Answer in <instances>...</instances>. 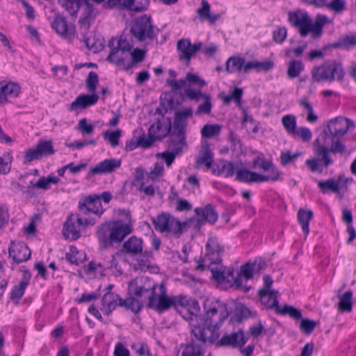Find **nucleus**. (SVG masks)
Instances as JSON below:
<instances>
[{
  "label": "nucleus",
  "mask_w": 356,
  "mask_h": 356,
  "mask_svg": "<svg viewBox=\"0 0 356 356\" xmlns=\"http://www.w3.org/2000/svg\"><path fill=\"white\" fill-rule=\"evenodd\" d=\"M206 318L204 325H193L191 329V341L181 343V356H203L202 346L200 343H213L218 337L219 326L228 316L226 305L222 302H207L204 306Z\"/></svg>",
  "instance_id": "1"
},
{
  "label": "nucleus",
  "mask_w": 356,
  "mask_h": 356,
  "mask_svg": "<svg viewBox=\"0 0 356 356\" xmlns=\"http://www.w3.org/2000/svg\"><path fill=\"white\" fill-rule=\"evenodd\" d=\"M355 124L353 120L342 117H337L329 121L327 128L332 136L330 147L316 140L314 151L316 157L307 159L305 165L311 172L322 173L325 169L334 164L332 154L343 155L347 152L346 145L339 139L346 134L348 131L353 129Z\"/></svg>",
  "instance_id": "2"
},
{
  "label": "nucleus",
  "mask_w": 356,
  "mask_h": 356,
  "mask_svg": "<svg viewBox=\"0 0 356 356\" xmlns=\"http://www.w3.org/2000/svg\"><path fill=\"white\" fill-rule=\"evenodd\" d=\"M132 230L131 223H123L120 220L101 224L96 231L100 248L105 250L113 243H121Z\"/></svg>",
  "instance_id": "3"
},
{
  "label": "nucleus",
  "mask_w": 356,
  "mask_h": 356,
  "mask_svg": "<svg viewBox=\"0 0 356 356\" xmlns=\"http://www.w3.org/2000/svg\"><path fill=\"white\" fill-rule=\"evenodd\" d=\"M312 79L316 82L341 81L343 78V70L340 63L332 61L327 62L314 67L312 72Z\"/></svg>",
  "instance_id": "4"
},
{
  "label": "nucleus",
  "mask_w": 356,
  "mask_h": 356,
  "mask_svg": "<svg viewBox=\"0 0 356 356\" xmlns=\"http://www.w3.org/2000/svg\"><path fill=\"white\" fill-rule=\"evenodd\" d=\"M156 284L147 277H137L128 286L129 296H136L149 302L154 296Z\"/></svg>",
  "instance_id": "5"
},
{
  "label": "nucleus",
  "mask_w": 356,
  "mask_h": 356,
  "mask_svg": "<svg viewBox=\"0 0 356 356\" xmlns=\"http://www.w3.org/2000/svg\"><path fill=\"white\" fill-rule=\"evenodd\" d=\"M157 29L153 26L150 17L141 16L134 20L131 27V36L138 41L152 40Z\"/></svg>",
  "instance_id": "6"
},
{
  "label": "nucleus",
  "mask_w": 356,
  "mask_h": 356,
  "mask_svg": "<svg viewBox=\"0 0 356 356\" xmlns=\"http://www.w3.org/2000/svg\"><path fill=\"white\" fill-rule=\"evenodd\" d=\"M153 222L156 231L161 233H172L173 234H181L182 227L186 225L185 222L181 224L178 219L166 213L157 216L153 220Z\"/></svg>",
  "instance_id": "7"
},
{
  "label": "nucleus",
  "mask_w": 356,
  "mask_h": 356,
  "mask_svg": "<svg viewBox=\"0 0 356 356\" xmlns=\"http://www.w3.org/2000/svg\"><path fill=\"white\" fill-rule=\"evenodd\" d=\"M353 181L352 178L346 177L344 175H339L337 179L330 178L327 180L318 181V186L322 193L332 192L336 194H341L348 191V184Z\"/></svg>",
  "instance_id": "8"
},
{
  "label": "nucleus",
  "mask_w": 356,
  "mask_h": 356,
  "mask_svg": "<svg viewBox=\"0 0 356 356\" xmlns=\"http://www.w3.org/2000/svg\"><path fill=\"white\" fill-rule=\"evenodd\" d=\"M288 20L302 37L307 36L309 33L312 34V21L306 12H290Z\"/></svg>",
  "instance_id": "9"
},
{
  "label": "nucleus",
  "mask_w": 356,
  "mask_h": 356,
  "mask_svg": "<svg viewBox=\"0 0 356 356\" xmlns=\"http://www.w3.org/2000/svg\"><path fill=\"white\" fill-rule=\"evenodd\" d=\"M202 47V42H201L192 44L189 39L182 38L178 40L177 43V50L179 53V60L189 65L192 57H193Z\"/></svg>",
  "instance_id": "10"
},
{
  "label": "nucleus",
  "mask_w": 356,
  "mask_h": 356,
  "mask_svg": "<svg viewBox=\"0 0 356 356\" xmlns=\"http://www.w3.org/2000/svg\"><path fill=\"white\" fill-rule=\"evenodd\" d=\"M51 27L57 34L71 42L75 35V26L68 24L66 18L60 14H56L51 22Z\"/></svg>",
  "instance_id": "11"
},
{
  "label": "nucleus",
  "mask_w": 356,
  "mask_h": 356,
  "mask_svg": "<svg viewBox=\"0 0 356 356\" xmlns=\"http://www.w3.org/2000/svg\"><path fill=\"white\" fill-rule=\"evenodd\" d=\"M224 248L220 245L216 237H210L206 244L205 260H208L209 264H220L222 254Z\"/></svg>",
  "instance_id": "12"
},
{
  "label": "nucleus",
  "mask_w": 356,
  "mask_h": 356,
  "mask_svg": "<svg viewBox=\"0 0 356 356\" xmlns=\"http://www.w3.org/2000/svg\"><path fill=\"white\" fill-rule=\"evenodd\" d=\"M79 209L82 214L86 215L92 213L99 217L104 212L99 197L94 195L86 197L83 202H79Z\"/></svg>",
  "instance_id": "13"
},
{
  "label": "nucleus",
  "mask_w": 356,
  "mask_h": 356,
  "mask_svg": "<svg viewBox=\"0 0 356 356\" xmlns=\"http://www.w3.org/2000/svg\"><path fill=\"white\" fill-rule=\"evenodd\" d=\"M82 223V218L79 214H71L65 221L63 225V233L65 238H70L72 240L78 239L81 234L80 231L77 229Z\"/></svg>",
  "instance_id": "14"
},
{
  "label": "nucleus",
  "mask_w": 356,
  "mask_h": 356,
  "mask_svg": "<svg viewBox=\"0 0 356 356\" xmlns=\"http://www.w3.org/2000/svg\"><path fill=\"white\" fill-rule=\"evenodd\" d=\"M171 124L169 122L157 121L152 124L148 129V135L146 136L147 142L151 141V145L156 140L165 137L170 131Z\"/></svg>",
  "instance_id": "15"
},
{
  "label": "nucleus",
  "mask_w": 356,
  "mask_h": 356,
  "mask_svg": "<svg viewBox=\"0 0 356 356\" xmlns=\"http://www.w3.org/2000/svg\"><path fill=\"white\" fill-rule=\"evenodd\" d=\"M9 256L17 264H19L29 259L31 250L22 242H13L8 249Z\"/></svg>",
  "instance_id": "16"
},
{
  "label": "nucleus",
  "mask_w": 356,
  "mask_h": 356,
  "mask_svg": "<svg viewBox=\"0 0 356 356\" xmlns=\"http://www.w3.org/2000/svg\"><path fill=\"white\" fill-rule=\"evenodd\" d=\"M120 165L121 160L120 159H105L92 168L88 172V176L111 173L119 168Z\"/></svg>",
  "instance_id": "17"
},
{
  "label": "nucleus",
  "mask_w": 356,
  "mask_h": 356,
  "mask_svg": "<svg viewBox=\"0 0 356 356\" xmlns=\"http://www.w3.org/2000/svg\"><path fill=\"white\" fill-rule=\"evenodd\" d=\"M248 341L244 332L239 330L236 332L224 335L218 341L219 346L242 347Z\"/></svg>",
  "instance_id": "18"
},
{
  "label": "nucleus",
  "mask_w": 356,
  "mask_h": 356,
  "mask_svg": "<svg viewBox=\"0 0 356 356\" xmlns=\"http://www.w3.org/2000/svg\"><path fill=\"white\" fill-rule=\"evenodd\" d=\"M147 307L159 313L163 312L172 307V297H168L165 291L163 290L158 297L154 295L151 301L147 302Z\"/></svg>",
  "instance_id": "19"
},
{
  "label": "nucleus",
  "mask_w": 356,
  "mask_h": 356,
  "mask_svg": "<svg viewBox=\"0 0 356 356\" xmlns=\"http://www.w3.org/2000/svg\"><path fill=\"white\" fill-rule=\"evenodd\" d=\"M194 212L198 217V221L200 222H207L210 224H214L218 218V214L214 207L209 204L203 207H197Z\"/></svg>",
  "instance_id": "20"
},
{
  "label": "nucleus",
  "mask_w": 356,
  "mask_h": 356,
  "mask_svg": "<svg viewBox=\"0 0 356 356\" xmlns=\"http://www.w3.org/2000/svg\"><path fill=\"white\" fill-rule=\"evenodd\" d=\"M121 302H122V299L118 294L107 291L102 299V307L101 309L105 315L109 316L118 306H120Z\"/></svg>",
  "instance_id": "21"
},
{
  "label": "nucleus",
  "mask_w": 356,
  "mask_h": 356,
  "mask_svg": "<svg viewBox=\"0 0 356 356\" xmlns=\"http://www.w3.org/2000/svg\"><path fill=\"white\" fill-rule=\"evenodd\" d=\"M207 302H210L212 303L216 302V301H213L211 300H207L204 302V307L205 306V303ZM216 302H220L219 301H217V300H216ZM186 308L188 310L190 314L193 316L191 318V327H192V324L200 325H204V322L206 318V310H204V315L203 318L198 316V314L200 312V307L197 300L191 298L190 300L188 301V305H187L186 307ZM204 309H205L204 307Z\"/></svg>",
  "instance_id": "22"
},
{
  "label": "nucleus",
  "mask_w": 356,
  "mask_h": 356,
  "mask_svg": "<svg viewBox=\"0 0 356 356\" xmlns=\"http://www.w3.org/2000/svg\"><path fill=\"white\" fill-rule=\"evenodd\" d=\"M31 280V274L28 271L23 273L22 278L17 285H15L10 293V299L15 300V304L19 303V300L24 294L26 288L27 287Z\"/></svg>",
  "instance_id": "23"
},
{
  "label": "nucleus",
  "mask_w": 356,
  "mask_h": 356,
  "mask_svg": "<svg viewBox=\"0 0 356 356\" xmlns=\"http://www.w3.org/2000/svg\"><path fill=\"white\" fill-rule=\"evenodd\" d=\"M98 99L99 96L97 94L91 93V95H81L71 103L70 109L74 111L78 108H86L92 105L95 104Z\"/></svg>",
  "instance_id": "24"
},
{
  "label": "nucleus",
  "mask_w": 356,
  "mask_h": 356,
  "mask_svg": "<svg viewBox=\"0 0 356 356\" xmlns=\"http://www.w3.org/2000/svg\"><path fill=\"white\" fill-rule=\"evenodd\" d=\"M134 3L133 0H107L106 5L109 8L122 6L132 11L142 12L147 8L149 0H142L138 7H134Z\"/></svg>",
  "instance_id": "25"
},
{
  "label": "nucleus",
  "mask_w": 356,
  "mask_h": 356,
  "mask_svg": "<svg viewBox=\"0 0 356 356\" xmlns=\"http://www.w3.org/2000/svg\"><path fill=\"white\" fill-rule=\"evenodd\" d=\"M213 161V154L210 149L209 144L207 141H203L196 161V164L198 166L204 165L207 169H209L211 168Z\"/></svg>",
  "instance_id": "26"
},
{
  "label": "nucleus",
  "mask_w": 356,
  "mask_h": 356,
  "mask_svg": "<svg viewBox=\"0 0 356 356\" xmlns=\"http://www.w3.org/2000/svg\"><path fill=\"white\" fill-rule=\"evenodd\" d=\"M143 248V240L136 236H131L124 241L121 251L134 256L141 253Z\"/></svg>",
  "instance_id": "27"
},
{
  "label": "nucleus",
  "mask_w": 356,
  "mask_h": 356,
  "mask_svg": "<svg viewBox=\"0 0 356 356\" xmlns=\"http://www.w3.org/2000/svg\"><path fill=\"white\" fill-rule=\"evenodd\" d=\"M110 47L111 49L107 57V60L117 66H124L126 69V66L127 65L126 61L129 58V54L125 53V51L121 49H118L113 47Z\"/></svg>",
  "instance_id": "28"
},
{
  "label": "nucleus",
  "mask_w": 356,
  "mask_h": 356,
  "mask_svg": "<svg viewBox=\"0 0 356 356\" xmlns=\"http://www.w3.org/2000/svg\"><path fill=\"white\" fill-rule=\"evenodd\" d=\"M277 294V291H270L268 292L259 291L261 304L267 308L275 309L276 312H277V307H280Z\"/></svg>",
  "instance_id": "29"
},
{
  "label": "nucleus",
  "mask_w": 356,
  "mask_h": 356,
  "mask_svg": "<svg viewBox=\"0 0 356 356\" xmlns=\"http://www.w3.org/2000/svg\"><path fill=\"white\" fill-rule=\"evenodd\" d=\"M120 303V307H125L127 309L138 314L141 311L144 304L147 303V302L138 297L130 296V297L126 299H122V302Z\"/></svg>",
  "instance_id": "30"
},
{
  "label": "nucleus",
  "mask_w": 356,
  "mask_h": 356,
  "mask_svg": "<svg viewBox=\"0 0 356 356\" xmlns=\"http://www.w3.org/2000/svg\"><path fill=\"white\" fill-rule=\"evenodd\" d=\"M172 149L177 153H180L186 145V132L173 130L170 136Z\"/></svg>",
  "instance_id": "31"
},
{
  "label": "nucleus",
  "mask_w": 356,
  "mask_h": 356,
  "mask_svg": "<svg viewBox=\"0 0 356 356\" xmlns=\"http://www.w3.org/2000/svg\"><path fill=\"white\" fill-rule=\"evenodd\" d=\"M313 218V212L310 209H304L300 208L298 212V220L304 232L305 236L309 232V224Z\"/></svg>",
  "instance_id": "32"
},
{
  "label": "nucleus",
  "mask_w": 356,
  "mask_h": 356,
  "mask_svg": "<svg viewBox=\"0 0 356 356\" xmlns=\"http://www.w3.org/2000/svg\"><path fill=\"white\" fill-rule=\"evenodd\" d=\"M353 292L346 291L343 295L339 296L338 310L340 312H350L353 309Z\"/></svg>",
  "instance_id": "33"
},
{
  "label": "nucleus",
  "mask_w": 356,
  "mask_h": 356,
  "mask_svg": "<svg viewBox=\"0 0 356 356\" xmlns=\"http://www.w3.org/2000/svg\"><path fill=\"white\" fill-rule=\"evenodd\" d=\"M236 179L241 182H260L259 174L248 170H239L236 172Z\"/></svg>",
  "instance_id": "34"
},
{
  "label": "nucleus",
  "mask_w": 356,
  "mask_h": 356,
  "mask_svg": "<svg viewBox=\"0 0 356 356\" xmlns=\"http://www.w3.org/2000/svg\"><path fill=\"white\" fill-rule=\"evenodd\" d=\"M0 90L7 99L8 97H16L20 93V86L19 84L12 81L6 83H1Z\"/></svg>",
  "instance_id": "35"
},
{
  "label": "nucleus",
  "mask_w": 356,
  "mask_h": 356,
  "mask_svg": "<svg viewBox=\"0 0 356 356\" xmlns=\"http://www.w3.org/2000/svg\"><path fill=\"white\" fill-rule=\"evenodd\" d=\"M60 179L55 176H48V177H42L39 179V180L33 183V181L30 182V184L35 188H40L43 190H48L50 188V184H56L59 182Z\"/></svg>",
  "instance_id": "36"
},
{
  "label": "nucleus",
  "mask_w": 356,
  "mask_h": 356,
  "mask_svg": "<svg viewBox=\"0 0 356 356\" xmlns=\"http://www.w3.org/2000/svg\"><path fill=\"white\" fill-rule=\"evenodd\" d=\"M212 265L209 264V269L211 273V278L218 284L225 282V266L220 264H217V266H212Z\"/></svg>",
  "instance_id": "37"
},
{
  "label": "nucleus",
  "mask_w": 356,
  "mask_h": 356,
  "mask_svg": "<svg viewBox=\"0 0 356 356\" xmlns=\"http://www.w3.org/2000/svg\"><path fill=\"white\" fill-rule=\"evenodd\" d=\"M245 60L239 56H232L226 62V71L229 73L239 72L243 68Z\"/></svg>",
  "instance_id": "38"
},
{
  "label": "nucleus",
  "mask_w": 356,
  "mask_h": 356,
  "mask_svg": "<svg viewBox=\"0 0 356 356\" xmlns=\"http://www.w3.org/2000/svg\"><path fill=\"white\" fill-rule=\"evenodd\" d=\"M109 47H113L118 49H121L125 53L130 54L133 48V45L124 38H112L108 44Z\"/></svg>",
  "instance_id": "39"
},
{
  "label": "nucleus",
  "mask_w": 356,
  "mask_h": 356,
  "mask_svg": "<svg viewBox=\"0 0 356 356\" xmlns=\"http://www.w3.org/2000/svg\"><path fill=\"white\" fill-rule=\"evenodd\" d=\"M35 147L42 157L52 155L55 152L50 140H39Z\"/></svg>",
  "instance_id": "40"
},
{
  "label": "nucleus",
  "mask_w": 356,
  "mask_h": 356,
  "mask_svg": "<svg viewBox=\"0 0 356 356\" xmlns=\"http://www.w3.org/2000/svg\"><path fill=\"white\" fill-rule=\"evenodd\" d=\"M58 2L70 15L76 16L80 8V0H58Z\"/></svg>",
  "instance_id": "41"
},
{
  "label": "nucleus",
  "mask_w": 356,
  "mask_h": 356,
  "mask_svg": "<svg viewBox=\"0 0 356 356\" xmlns=\"http://www.w3.org/2000/svg\"><path fill=\"white\" fill-rule=\"evenodd\" d=\"M137 147H141L143 148H148L151 147V141L146 140V136L145 134L139 136L136 140H131L126 143L125 150L132 151Z\"/></svg>",
  "instance_id": "42"
},
{
  "label": "nucleus",
  "mask_w": 356,
  "mask_h": 356,
  "mask_svg": "<svg viewBox=\"0 0 356 356\" xmlns=\"http://www.w3.org/2000/svg\"><path fill=\"white\" fill-rule=\"evenodd\" d=\"M277 313L281 315H289L291 318L296 320L302 318L301 312L289 305H285L283 307H277Z\"/></svg>",
  "instance_id": "43"
},
{
  "label": "nucleus",
  "mask_w": 356,
  "mask_h": 356,
  "mask_svg": "<svg viewBox=\"0 0 356 356\" xmlns=\"http://www.w3.org/2000/svg\"><path fill=\"white\" fill-rule=\"evenodd\" d=\"M304 70V65L300 60H292L289 63L287 75L289 78L298 77Z\"/></svg>",
  "instance_id": "44"
},
{
  "label": "nucleus",
  "mask_w": 356,
  "mask_h": 356,
  "mask_svg": "<svg viewBox=\"0 0 356 356\" xmlns=\"http://www.w3.org/2000/svg\"><path fill=\"white\" fill-rule=\"evenodd\" d=\"M221 130L219 124H205L201 129V135L202 138H210L218 136Z\"/></svg>",
  "instance_id": "45"
},
{
  "label": "nucleus",
  "mask_w": 356,
  "mask_h": 356,
  "mask_svg": "<svg viewBox=\"0 0 356 356\" xmlns=\"http://www.w3.org/2000/svg\"><path fill=\"white\" fill-rule=\"evenodd\" d=\"M282 122L286 131L289 134H295L296 130V118L293 115H286L282 117Z\"/></svg>",
  "instance_id": "46"
},
{
  "label": "nucleus",
  "mask_w": 356,
  "mask_h": 356,
  "mask_svg": "<svg viewBox=\"0 0 356 356\" xmlns=\"http://www.w3.org/2000/svg\"><path fill=\"white\" fill-rule=\"evenodd\" d=\"M327 22V17L325 15H318L314 24L312 23V37L319 38L322 33V28Z\"/></svg>",
  "instance_id": "47"
},
{
  "label": "nucleus",
  "mask_w": 356,
  "mask_h": 356,
  "mask_svg": "<svg viewBox=\"0 0 356 356\" xmlns=\"http://www.w3.org/2000/svg\"><path fill=\"white\" fill-rule=\"evenodd\" d=\"M83 40L88 49L93 51L94 52H97L102 48V40L99 39H95L94 37L91 38L84 33L83 35Z\"/></svg>",
  "instance_id": "48"
},
{
  "label": "nucleus",
  "mask_w": 356,
  "mask_h": 356,
  "mask_svg": "<svg viewBox=\"0 0 356 356\" xmlns=\"http://www.w3.org/2000/svg\"><path fill=\"white\" fill-rule=\"evenodd\" d=\"M299 104L303 107L305 109H306L308 112L307 116V120L309 122L314 123L317 119V115L314 113L313 107L312 104L308 102V99L307 97H303L299 100Z\"/></svg>",
  "instance_id": "49"
},
{
  "label": "nucleus",
  "mask_w": 356,
  "mask_h": 356,
  "mask_svg": "<svg viewBox=\"0 0 356 356\" xmlns=\"http://www.w3.org/2000/svg\"><path fill=\"white\" fill-rule=\"evenodd\" d=\"M121 136V130L117 129L115 131H106L103 133V137L107 140L110 145L115 147L119 144V139Z\"/></svg>",
  "instance_id": "50"
},
{
  "label": "nucleus",
  "mask_w": 356,
  "mask_h": 356,
  "mask_svg": "<svg viewBox=\"0 0 356 356\" xmlns=\"http://www.w3.org/2000/svg\"><path fill=\"white\" fill-rule=\"evenodd\" d=\"M131 56V63H128L126 66V70L130 69L133 64L138 63L142 62L145 56V51L140 49H135L133 51H130L129 56Z\"/></svg>",
  "instance_id": "51"
},
{
  "label": "nucleus",
  "mask_w": 356,
  "mask_h": 356,
  "mask_svg": "<svg viewBox=\"0 0 356 356\" xmlns=\"http://www.w3.org/2000/svg\"><path fill=\"white\" fill-rule=\"evenodd\" d=\"M99 82V77L96 72H90L86 81L88 90L93 94H96L97 85Z\"/></svg>",
  "instance_id": "52"
},
{
  "label": "nucleus",
  "mask_w": 356,
  "mask_h": 356,
  "mask_svg": "<svg viewBox=\"0 0 356 356\" xmlns=\"http://www.w3.org/2000/svg\"><path fill=\"white\" fill-rule=\"evenodd\" d=\"M316 325L317 322L313 320L308 318H300V329L305 334H311Z\"/></svg>",
  "instance_id": "53"
},
{
  "label": "nucleus",
  "mask_w": 356,
  "mask_h": 356,
  "mask_svg": "<svg viewBox=\"0 0 356 356\" xmlns=\"http://www.w3.org/2000/svg\"><path fill=\"white\" fill-rule=\"evenodd\" d=\"M12 157L10 154H3L0 157V174H7L10 170Z\"/></svg>",
  "instance_id": "54"
},
{
  "label": "nucleus",
  "mask_w": 356,
  "mask_h": 356,
  "mask_svg": "<svg viewBox=\"0 0 356 356\" xmlns=\"http://www.w3.org/2000/svg\"><path fill=\"white\" fill-rule=\"evenodd\" d=\"M242 124L243 127L249 132L257 133L258 131V124L257 122L248 114L244 115Z\"/></svg>",
  "instance_id": "55"
},
{
  "label": "nucleus",
  "mask_w": 356,
  "mask_h": 356,
  "mask_svg": "<svg viewBox=\"0 0 356 356\" xmlns=\"http://www.w3.org/2000/svg\"><path fill=\"white\" fill-rule=\"evenodd\" d=\"M268 172V174L266 175L259 174L260 182L268 181H276L279 180L280 172L274 165Z\"/></svg>",
  "instance_id": "56"
},
{
  "label": "nucleus",
  "mask_w": 356,
  "mask_h": 356,
  "mask_svg": "<svg viewBox=\"0 0 356 356\" xmlns=\"http://www.w3.org/2000/svg\"><path fill=\"white\" fill-rule=\"evenodd\" d=\"M356 46V34H350L343 37L334 47L350 48Z\"/></svg>",
  "instance_id": "57"
},
{
  "label": "nucleus",
  "mask_w": 356,
  "mask_h": 356,
  "mask_svg": "<svg viewBox=\"0 0 356 356\" xmlns=\"http://www.w3.org/2000/svg\"><path fill=\"white\" fill-rule=\"evenodd\" d=\"M204 102L197 107V109L195 112L196 115H202V114H209L211 111L212 104L211 102V98L209 95L204 96Z\"/></svg>",
  "instance_id": "58"
},
{
  "label": "nucleus",
  "mask_w": 356,
  "mask_h": 356,
  "mask_svg": "<svg viewBox=\"0 0 356 356\" xmlns=\"http://www.w3.org/2000/svg\"><path fill=\"white\" fill-rule=\"evenodd\" d=\"M287 35V30L285 27H277L273 32V38L275 42L282 43Z\"/></svg>",
  "instance_id": "59"
},
{
  "label": "nucleus",
  "mask_w": 356,
  "mask_h": 356,
  "mask_svg": "<svg viewBox=\"0 0 356 356\" xmlns=\"http://www.w3.org/2000/svg\"><path fill=\"white\" fill-rule=\"evenodd\" d=\"M236 168L234 163L228 162L222 165L218 175H224L225 177H229L234 175Z\"/></svg>",
  "instance_id": "60"
},
{
  "label": "nucleus",
  "mask_w": 356,
  "mask_h": 356,
  "mask_svg": "<svg viewBox=\"0 0 356 356\" xmlns=\"http://www.w3.org/2000/svg\"><path fill=\"white\" fill-rule=\"evenodd\" d=\"M325 6L335 13H341L346 9V3L343 0H332L330 3H326Z\"/></svg>",
  "instance_id": "61"
},
{
  "label": "nucleus",
  "mask_w": 356,
  "mask_h": 356,
  "mask_svg": "<svg viewBox=\"0 0 356 356\" xmlns=\"http://www.w3.org/2000/svg\"><path fill=\"white\" fill-rule=\"evenodd\" d=\"M191 298H188L186 296L179 295L172 297V307L176 308L181 307H184L188 305V301Z\"/></svg>",
  "instance_id": "62"
},
{
  "label": "nucleus",
  "mask_w": 356,
  "mask_h": 356,
  "mask_svg": "<svg viewBox=\"0 0 356 356\" xmlns=\"http://www.w3.org/2000/svg\"><path fill=\"white\" fill-rule=\"evenodd\" d=\"M179 153H177L173 150V152H163L161 153L157 154V156L161 158L166 163L167 166L170 167L172 163L174 162L176 155Z\"/></svg>",
  "instance_id": "63"
},
{
  "label": "nucleus",
  "mask_w": 356,
  "mask_h": 356,
  "mask_svg": "<svg viewBox=\"0 0 356 356\" xmlns=\"http://www.w3.org/2000/svg\"><path fill=\"white\" fill-rule=\"evenodd\" d=\"M163 165L162 163H156L153 169L149 172L148 176L152 180L162 177L163 173Z\"/></svg>",
  "instance_id": "64"
}]
</instances>
